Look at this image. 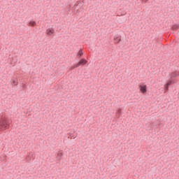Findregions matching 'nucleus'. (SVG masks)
Returning <instances> with one entry per match:
<instances>
[{
    "label": "nucleus",
    "mask_w": 179,
    "mask_h": 179,
    "mask_svg": "<svg viewBox=\"0 0 179 179\" xmlns=\"http://www.w3.org/2000/svg\"><path fill=\"white\" fill-rule=\"evenodd\" d=\"M9 127H10V124L8 121V118L2 117L0 120V131H5V129H8Z\"/></svg>",
    "instance_id": "nucleus-1"
},
{
    "label": "nucleus",
    "mask_w": 179,
    "mask_h": 179,
    "mask_svg": "<svg viewBox=\"0 0 179 179\" xmlns=\"http://www.w3.org/2000/svg\"><path fill=\"white\" fill-rule=\"evenodd\" d=\"M87 64V60L86 59H81L77 64L71 67V71L75 69L76 68H79L81 65H86Z\"/></svg>",
    "instance_id": "nucleus-2"
},
{
    "label": "nucleus",
    "mask_w": 179,
    "mask_h": 179,
    "mask_svg": "<svg viewBox=\"0 0 179 179\" xmlns=\"http://www.w3.org/2000/svg\"><path fill=\"white\" fill-rule=\"evenodd\" d=\"M139 88H140V92L143 94H145V93L148 92V87L146 86V85H140Z\"/></svg>",
    "instance_id": "nucleus-3"
},
{
    "label": "nucleus",
    "mask_w": 179,
    "mask_h": 179,
    "mask_svg": "<svg viewBox=\"0 0 179 179\" xmlns=\"http://www.w3.org/2000/svg\"><path fill=\"white\" fill-rule=\"evenodd\" d=\"M54 33H55V29H54V28L52 27H50V28H48L47 30H46V34H48V36H52V34H54Z\"/></svg>",
    "instance_id": "nucleus-4"
},
{
    "label": "nucleus",
    "mask_w": 179,
    "mask_h": 179,
    "mask_svg": "<svg viewBox=\"0 0 179 179\" xmlns=\"http://www.w3.org/2000/svg\"><path fill=\"white\" fill-rule=\"evenodd\" d=\"M179 76V72L178 71H173L171 73V78L170 79H173L174 78H177Z\"/></svg>",
    "instance_id": "nucleus-5"
},
{
    "label": "nucleus",
    "mask_w": 179,
    "mask_h": 179,
    "mask_svg": "<svg viewBox=\"0 0 179 179\" xmlns=\"http://www.w3.org/2000/svg\"><path fill=\"white\" fill-rule=\"evenodd\" d=\"M114 41L115 44H120V42L121 41V36H115Z\"/></svg>",
    "instance_id": "nucleus-6"
},
{
    "label": "nucleus",
    "mask_w": 179,
    "mask_h": 179,
    "mask_svg": "<svg viewBox=\"0 0 179 179\" xmlns=\"http://www.w3.org/2000/svg\"><path fill=\"white\" fill-rule=\"evenodd\" d=\"M174 83H176V81L173 80H169L166 82V85H167V86H171V85H174Z\"/></svg>",
    "instance_id": "nucleus-7"
},
{
    "label": "nucleus",
    "mask_w": 179,
    "mask_h": 179,
    "mask_svg": "<svg viewBox=\"0 0 179 179\" xmlns=\"http://www.w3.org/2000/svg\"><path fill=\"white\" fill-rule=\"evenodd\" d=\"M83 55V49H80L78 54H77V56L78 57V58H80Z\"/></svg>",
    "instance_id": "nucleus-8"
},
{
    "label": "nucleus",
    "mask_w": 179,
    "mask_h": 179,
    "mask_svg": "<svg viewBox=\"0 0 179 179\" xmlns=\"http://www.w3.org/2000/svg\"><path fill=\"white\" fill-rule=\"evenodd\" d=\"M28 26H31L32 27L36 26V22H34V21L29 22L28 24Z\"/></svg>",
    "instance_id": "nucleus-9"
},
{
    "label": "nucleus",
    "mask_w": 179,
    "mask_h": 179,
    "mask_svg": "<svg viewBox=\"0 0 179 179\" xmlns=\"http://www.w3.org/2000/svg\"><path fill=\"white\" fill-rule=\"evenodd\" d=\"M171 29H172V30H178L179 26L177 25V24L173 25V26L171 27Z\"/></svg>",
    "instance_id": "nucleus-10"
},
{
    "label": "nucleus",
    "mask_w": 179,
    "mask_h": 179,
    "mask_svg": "<svg viewBox=\"0 0 179 179\" xmlns=\"http://www.w3.org/2000/svg\"><path fill=\"white\" fill-rule=\"evenodd\" d=\"M61 157H62V152L57 153V160H61Z\"/></svg>",
    "instance_id": "nucleus-11"
},
{
    "label": "nucleus",
    "mask_w": 179,
    "mask_h": 179,
    "mask_svg": "<svg viewBox=\"0 0 179 179\" xmlns=\"http://www.w3.org/2000/svg\"><path fill=\"white\" fill-rule=\"evenodd\" d=\"M170 86L167 85V84L164 85V90L165 92H169V89Z\"/></svg>",
    "instance_id": "nucleus-12"
},
{
    "label": "nucleus",
    "mask_w": 179,
    "mask_h": 179,
    "mask_svg": "<svg viewBox=\"0 0 179 179\" xmlns=\"http://www.w3.org/2000/svg\"><path fill=\"white\" fill-rule=\"evenodd\" d=\"M13 83L14 86H16L17 85V81L16 80V79L13 80Z\"/></svg>",
    "instance_id": "nucleus-13"
},
{
    "label": "nucleus",
    "mask_w": 179,
    "mask_h": 179,
    "mask_svg": "<svg viewBox=\"0 0 179 179\" xmlns=\"http://www.w3.org/2000/svg\"><path fill=\"white\" fill-rule=\"evenodd\" d=\"M121 113H122L121 109H118L117 110V115H119V117H120V115H121Z\"/></svg>",
    "instance_id": "nucleus-14"
}]
</instances>
